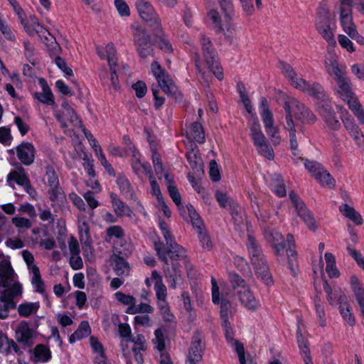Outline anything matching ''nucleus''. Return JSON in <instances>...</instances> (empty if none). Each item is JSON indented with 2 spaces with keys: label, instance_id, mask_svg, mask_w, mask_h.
Listing matches in <instances>:
<instances>
[{
  "label": "nucleus",
  "instance_id": "29",
  "mask_svg": "<svg viewBox=\"0 0 364 364\" xmlns=\"http://www.w3.org/2000/svg\"><path fill=\"white\" fill-rule=\"evenodd\" d=\"M247 247L250 254L251 262L258 261V258H261L264 256L261 246L256 240L255 237L251 235L247 236Z\"/></svg>",
  "mask_w": 364,
  "mask_h": 364
},
{
  "label": "nucleus",
  "instance_id": "16",
  "mask_svg": "<svg viewBox=\"0 0 364 364\" xmlns=\"http://www.w3.org/2000/svg\"><path fill=\"white\" fill-rule=\"evenodd\" d=\"M254 267V269L256 275L258 278H260L263 283L267 286H272L274 284V280L272 273L269 271L267 261L264 256L261 258H258V261L251 262Z\"/></svg>",
  "mask_w": 364,
  "mask_h": 364
},
{
  "label": "nucleus",
  "instance_id": "43",
  "mask_svg": "<svg viewBox=\"0 0 364 364\" xmlns=\"http://www.w3.org/2000/svg\"><path fill=\"white\" fill-rule=\"evenodd\" d=\"M198 152V148L196 145H195L194 148H191L187 151L186 154V159L190 166L193 170L198 168L201 161V158L199 156Z\"/></svg>",
  "mask_w": 364,
  "mask_h": 364
},
{
  "label": "nucleus",
  "instance_id": "47",
  "mask_svg": "<svg viewBox=\"0 0 364 364\" xmlns=\"http://www.w3.org/2000/svg\"><path fill=\"white\" fill-rule=\"evenodd\" d=\"M285 129L288 130L289 134L290 149L299 147L294 122L290 118L288 119V124H286Z\"/></svg>",
  "mask_w": 364,
  "mask_h": 364
},
{
  "label": "nucleus",
  "instance_id": "17",
  "mask_svg": "<svg viewBox=\"0 0 364 364\" xmlns=\"http://www.w3.org/2000/svg\"><path fill=\"white\" fill-rule=\"evenodd\" d=\"M318 112L328 129L337 131L341 128V124L332 107L331 102L318 109Z\"/></svg>",
  "mask_w": 364,
  "mask_h": 364
},
{
  "label": "nucleus",
  "instance_id": "40",
  "mask_svg": "<svg viewBox=\"0 0 364 364\" xmlns=\"http://www.w3.org/2000/svg\"><path fill=\"white\" fill-rule=\"evenodd\" d=\"M39 308V302H24L18 305V313L21 317H28L36 314Z\"/></svg>",
  "mask_w": 364,
  "mask_h": 364
},
{
  "label": "nucleus",
  "instance_id": "61",
  "mask_svg": "<svg viewBox=\"0 0 364 364\" xmlns=\"http://www.w3.org/2000/svg\"><path fill=\"white\" fill-rule=\"evenodd\" d=\"M198 233L199 242L203 248L210 250L212 247V242L206 230L200 231Z\"/></svg>",
  "mask_w": 364,
  "mask_h": 364
},
{
  "label": "nucleus",
  "instance_id": "60",
  "mask_svg": "<svg viewBox=\"0 0 364 364\" xmlns=\"http://www.w3.org/2000/svg\"><path fill=\"white\" fill-rule=\"evenodd\" d=\"M338 41L341 46L349 53H353L355 51L353 43L346 36L339 34L338 36Z\"/></svg>",
  "mask_w": 364,
  "mask_h": 364
},
{
  "label": "nucleus",
  "instance_id": "53",
  "mask_svg": "<svg viewBox=\"0 0 364 364\" xmlns=\"http://www.w3.org/2000/svg\"><path fill=\"white\" fill-rule=\"evenodd\" d=\"M188 181L191 183L193 188L198 193L200 194L205 202L207 203L209 200V196L207 191L204 188H203L196 181L195 177L193 176H188Z\"/></svg>",
  "mask_w": 364,
  "mask_h": 364
},
{
  "label": "nucleus",
  "instance_id": "19",
  "mask_svg": "<svg viewBox=\"0 0 364 364\" xmlns=\"http://www.w3.org/2000/svg\"><path fill=\"white\" fill-rule=\"evenodd\" d=\"M109 198L112 209L116 216L119 218L123 216H132L133 213L132 210L119 198V196L117 193L114 192H110Z\"/></svg>",
  "mask_w": 364,
  "mask_h": 364
},
{
  "label": "nucleus",
  "instance_id": "64",
  "mask_svg": "<svg viewBox=\"0 0 364 364\" xmlns=\"http://www.w3.org/2000/svg\"><path fill=\"white\" fill-rule=\"evenodd\" d=\"M347 252L355 260L359 267L364 270V257L362 254L350 245L347 247Z\"/></svg>",
  "mask_w": 364,
  "mask_h": 364
},
{
  "label": "nucleus",
  "instance_id": "57",
  "mask_svg": "<svg viewBox=\"0 0 364 364\" xmlns=\"http://www.w3.org/2000/svg\"><path fill=\"white\" fill-rule=\"evenodd\" d=\"M259 154L269 160H273L274 158V153L273 149L266 142L261 146H257Z\"/></svg>",
  "mask_w": 364,
  "mask_h": 364
},
{
  "label": "nucleus",
  "instance_id": "3",
  "mask_svg": "<svg viewBox=\"0 0 364 364\" xmlns=\"http://www.w3.org/2000/svg\"><path fill=\"white\" fill-rule=\"evenodd\" d=\"M336 82L335 94L347 103L348 108L357 117L360 124H364V110L354 92L351 80L346 75Z\"/></svg>",
  "mask_w": 364,
  "mask_h": 364
},
{
  "label": "nucleus",
  "instance_id": "36",
  "mask_svg": "<svg viewBox=\"0 0 364 364\" xmlns=\"http://www.w3.org/2000/svg\"><path fill=\"white\" fill-rule=\"evenodd\" d=\"M14 269L11 262L8 260H4L0 264V286L7 287L11 278Z\"/></svg>",
  "mask_w": 364,
  "mask_h": 364
},
{
  "label": "nucleus",
  "instance_id": "44",
  "mask_svg": "<svg viewBox=\"0 0 364 364\" xmlns=\"http://www.w3.org/2000/svg\"><path fill=\"white\" fill-rule=\"evenodd\" d=\"M229 280L234 289L243 290L247 287V282L237 273H229Z\"/></svg>",
  "mask_w": 364,
  "mask_h": 364
},
{
  "label": "nucleus",
  "instance_id": "5",
  "mask_svg": "<svg viewBox=\"0 0 364 364\" xmlns=\"http://www.w3.org/2000/svg\"><path fill=\"white\" fill-rule=\"evenodd\" d=\"M39 167L42 172V183L48 186L49 200L55 203L65 198V194L60 186L58 174L55 168V163L48 160L41 161Z\"/></svg>",
  "mask_w": 364,
  "mask_h": 364
},
{
  "label": "nucleus",
  "instance_id": "14",
  "mask_svg": "<svg viewBox=\"0 0 364 364\" xmlns=\"http://www.w3.org/2000/svg\"><path fill=\"white\" fill-rule=\"evenodd\" d=\"M345 115H341V120L346 130L350 134L355 144L358 146H362L364 144V134L349 112L345 110Z\"/></svg>",
  "mask_w": 364,
  "mask_h": 364
},
{
  "label": "nucleus",
  "instance_id": "10",
  "mask_svg": "<svg viewBox=\"0 0 364 364\" xmlns=\"http://www.w3.org/2000/svg\"><path fill=\"white\" fill-rule=\"evenodd\" d=\"M299 83L300 84L297 83L296 89L300 90L306 95L312 97L315 100L317 110L331 102L324 87L320 83L314 82L310 84L306 80H300Z\"/></svg>",
  "mask_w": 364,
  "mask_h": 364
},
{
  "label": "nucleus",
  "instance_id": "50",
  "mask_svg": "<svg viewBox=\"0 0 364 364\" xmlns=\"http://www.w3.org/2000/svg\"><path fill=\"white\" fill-rule=\"evenodd\" d=\"M207 16L209 19L212 21L214 26L217 28V32L221 33L224 31L221 16L216 9H210L208 12Z\"/></svg>",
  "mask_w": 364,
  "mask_h": 364
},
{
  "label": "nucleus",
  "instance_id": "8",
  "mask_svg": "<svg viewBox=\"0 0 364 364\" xmlns=\"http://www.w3.org/2000/svg\"><path fill=\"white\" fill-rule=\"evenodd\" d=\"M203 58L209 70L220 81L224 78L223 69L219 60V55L210 38L202 35L200 38Z\"/></svg>",
  "mask_w": 364,
  "mask_h": 364
},
{
  "label": "nucleus",
  "instance_id": "48",
  "mask_svg": "<svg viewBox=\"0 0 364 364\" xmlns=\"http://www.w3.org/2000/svg\"><path fill=\"white\" fill-rule=\"evenodd\" d=\"M232 220L235 224H239L242 222V217L241 215V208L239 203L235 200L231 203V205L228 208Z\"/></svg>",
  "mask_w": 364,
  "mask_h": 364
},
{
  "label": "nucleus",
  "instance_id": "1",
  "mask_svg": "<svg viewBox=\"0 0 364 364\" xmlns=\"http://www.w3.org/2000/svg\"><path fill=\"white\" fill-rule=\"evenodd\" d=\"M264 237L274 250V254L283 256L286 249L287 262L290 272L293 277L298 273V254L296 250L294 237L291 233L287 235L286 240L283 235L276 230H265Z\"/></svg>",
  "mask_w": 364,
  "mask_h": 364
},
{
  "label": "nucleus",
  "instance_id": "9",
  "mask_svg": "<svg viewBox=\"0 0 364 364\" xmlns=\"http://www.w3.org/2000/svg\"><path fill=\"white\" fill-rule=\"evenodd\" d=\"M136 50L141 58L154 55V43L147 30L141 26H132Z\"/></svg>",
  "mask_w": 364,
  "mask_h": 364
},
{
  "label": "nucleus",
  "instance_id": "45",
  "mask_svg": "<svg viewBox=\"0 0 364 364\" xmlns=\"http://www.w3.org/2000/svg\"><path fill=\"white\" fill-rule=\"evenodd\" d=\"M215 197L220 207L223 208H228L229 206L231 205L232 202L235 201V200L229 197L227 193L223 192L219 190L215 191Z\"/></svg>",
  "mask_w": 364,
  "mask_h": 364
},
{
  "label": "nucleus",
  "instance_id": "55",
  "mask_svg": "<svg viewBox=\"0 0 364 364\" xmlns=\"http://www.w3.org/2000/svg\"><path fill=\"white\" fill-rule=\"evenodd\" d=\"M296 341L300 353L310 350L309 341L303 336L301 330L299 326H298L296 330Z\"/></svg>",
  "mask_w": 364,
  "mask_h": 364
},
{
  "label": "nucleus",
  "instance_id": "38",
  "mask_svg": "<svg viewBox=\"0 0 364 364\" xmlns=\"http://www.w3.org/2000/svg\"><path fill=\"white\" fill-rule=\"evenodd\" d=\"M338 310L343 318L348 325L353 326L355 323V320L349 301L348 300L344 301L343 299H341V304L338 306Z\"/></svg>",
  "mask_w": 364,
  "mask_h": 364
},
{
  "label": "nucleus",
  "instance_id": "30",
  "mask_svg": "<svg viewBox=\"0 0 364 364\" xmlns=\"http://www.w3.org/2000/svg\"><path fill=\"white\" fill-rule=\"evenodd\" d=\"M33 330L30 328L27 321H21L16 331V334L19 336L18 341L25 345H29L33 336Z\"/></svg>",
  "mask_w": 364,
  "mask_h": 364
},
{
  "label": "nucleus",
  "instance_id": "32",
  "mask_svg": "<svg viewBox=\"0 0 364 364\" xmlns=\"http://www.w3.org/2000/svg\"><path fill=\"white\" fill-rule=\"evenodd\" d=\"M203 357V350L201 348V340L195 338L191 342V350L188 360L186 364H196L200 361Z\"/></svg>",
  "mask_w": 364,
  "mask_h": 364
},
{
  "label": "nucleus",
  "instance_id": "6",
  "mask_svg": "<svg viewBox=\"0 0 364 364\" xmlns=\"http://www.w3.org/2000/svg\"><path fill=\"white\" fill-rule=\"evenodd\" d=\"M315 27L328 46L333 47L336 45L334 35V30L336 28V22L331 17L329 10L326 6H319L315 21Z\"/></svg>",
  "mask_w": 364,
  "mask_h": 364
},
{
  "label": "nucleus",
  "instance_id": "46",
  "mask_svg": "<svg viewBox=\"0 0 364 364\" xmlns=\"http://www.w3.org/2000/svg\"><path fill=\"white\" fill-rule=\"evenodd\" d=\"M326 70L329 75H334L335 81L346 75V73L343 72L339 68L336 60H331L330 63L326 65Z\"/></svg>",
  "mask_w": 364,
  "mask_h": 364
},
{
  "label": "nucleus",
  "instance_id": "35",
  "mask_svg": "<svg viewBox=\"0 0 364 364\" xmlns=\"http://www.w3.org/2000/svg\"><path fill=\"white\" fill-rule=\"evenodd\" d=\"M339 210L346 218L350 220L356 225L363 224V220L361 215L353 207L345 203L340 205Z\"/></svg>",
  "mask_w": 364,
  "mask_h": 364
},
{
  "label": "nucleus",
  "instance_id": "26",
  "mask_svg": "<svg viewBox=\"0 0 364 364\" xmlns=\"http://www.w3.org/2000/svg\"><path fill=\"white\" fill-rule=\"evenodd\" d=\"M161 234L163 235L166 241V245L164 242V252H168L169 254L172 252H177L176 256H178V255L181 256V254L183 253V250H186V249L175 241V239L172 235L170 230L161 232Z\"/></svg>",
  "mask_w": 364,
  "mask_h": 364
},
{
  "label": "nucleus",
  "instance_id": "49",
  "mask_svg": "<svg viewBox=\"0 0 364 364\" xmlns=\"http://www.w3.org/2000/svg\"><path fill=\"white\" fill-rule=\"evenodd\" d=\"M304 164L305 168L314 178L321 173V171L323 169L322 165L316 161H311L306 159L304 160Z\"/></svg>",
  "mask_w": 364,
  "mask_h": 364
},
{
  "label": "nucleus",
  "instance_id": "12",
  "mask_svg": "<svg viewBox=\"0 0 364 364\" xmlns=\"http://www.w3.org/2000/svg\"><path fill=\"white\" fill-rule=\"evenodd\" d=\"M289 198L295 208L298 216L310 230L315 232L318 229V224L313 213L307 208L304 201L294 191H291L289 193Z\"/></svg>",
  "mask_w": 364,
  "mask_h": 364
},
{
  "label": "nucleus",
  "instance_id": "2",
  "mask_svg": "<svg viewBox=\"0 0 364 364\" xmlns=\"http://www.w3.org/2000/svg\"><path fill=\"white\" fill-rule=\"evenodd\" d=\"M154 247L159 260L163 262L164 276L169 288L176 289L183 280L179 261L186 257V250H183L181 256H176L177 252L169 254L168 252H164V242L161 240L154 241Z\"/></svg>",
  "mask_w": 364,
  "mask_h": 364
},
{
  "label": "nucleus",
  "instance_id": "34",
  "mask_svg": "<svg viewBox=\"0 0 364 364\" xmlns=\"http://www.w3.org/2000/svg\"><path fill=\"white\" fill-rule=\"evenodd\" d=\"M51 351L44 344H38L33 348V359L36 363H47L51 360Z\"/></svg>",
  "mask_w": 364,
  "mask_h": 364
},
{
  "label": "nucleus",
  "instance_id": "27",
  "mask_svg": "<svg viewBox=\"0 0 364 364\" xmlns=\"http://www.w3.org/2000/svg\"><path fill=\"white\" fill-rule=\"evenodd\" d=\"M340 15V23L343 31L348 35L353 30L357 28L353 16V11L350 9L343 10L339 11Z\"/></svg>",
  "mask_w": 364,
  "mask_h": 364
},
{
  "label": "nucleus",
  "instance_id": "20",
  "mask_svg": "<svg viewBox=\"0 0 364 364\" xmlns=\"http://www.w3.org/2000/svg\"><path fill=\"white\" fill-rule=\"evenodd\" d=\"M39 84L41 86L42 92H36L33 94V97L43 104L53 105L55 104L54 96L46 80L41 77L39 78Z\"/></svg>",
  "mask_w": 364,
  "mask_h": 364
},
{
  "label": "nucleus",
  "instance_id": "15",
  "mask_svg": "<svg viewBox=\"0 0 364 364\" xmlns=\"http://www.w3.org/2000/svg\"><path fill=\"white\" fill-rule=\"evenodd\" d=\"M15 149L19 164L28 166L34 162L36 149L31 142L23 141Z\"/></svg>",
  "mask_w": 364,
  "mask_h": 364
},
{
  "label": "nucleus",
  "instance_id": "41",
  "mask_svg": "<svg viewBox=\"0 0 364 364\" xmlns=\"http://www.w3.org/2000/svg\"><path fill=\"white\" fill-rule=\"evenodd\" d=\"M190 132L193 139L198 144H204L205 141V130L202 124L199 122H193L190 126Z\"/></svg>",
  "mask_w": 364,
  "mask_h": 364
},
{
  "label": "nucleus",
  "instance_id": "11",
  "mask_svg": "<svg viewBox=\"0 0 364 364\" xmlns=\"http://www.w3.org/2000/svg\"><path fill=\"white\" fill-rule=\"evenodd\" d=\"M151 70L161 89L168 96L177 98V95L179 94L178 87L174 84L169 74L161 67L158 61H153L151 63Z\"/></svg>",
  "mask_w": 364,
  "mask_h": 364
},
{
  "label": "nucleus",
  "instance_id": "62",
  "mask_svg": "<svg viewBox=\"0 0 364 364\" xmlns=\"http://www.w3.org/2000/svg\"><path fill=\"white\" fill-rule=\"evenodd\" d=\"M132 87L135 91L136 97L139 99L144 97L147 92L146 85L142 80H138L132 85Z\"/></svg>",
  "mask_w": 364,
  "mask_h": 364
},
{
  "label": "nucleus",
  "instance_id": "51",
  "mask_svg": "<svg viewBox=\"0 0 364 364\" xmlns=\"http://www.w3.org/2000/svg\"><path fill=\"white\" fill-rule=\"evenodd\" d=\"M129 342L134 343V346L132 348V351H136V350H142L145 351L146 350V340L145 337L142 334H138L135 337H132L129 340Z\"/></svg>",
  "mask_w": 364,
  "mask_h": 364
},
{
  "label": "nucleus",
  "instance_id": "7",
  "mask_svg": "<svg viewBox=\"0 0 364 364\" xmlns=\"http://www.w3.org/2000/svg\"><path fill=\"white\" fill-rule=\"evenodd\" d=\"M283 107L286 114V124H288L289 118L293 120V111L294 112L296 119L302 124H313L317 120V117L314 113L296 98L290 97L284 101Z\"/></svg>",
  "mask_w": 364,
  "mask_h": 364
},
{
  "label": "nucleus",
  "instance_id": "37",
  "mask_svg": "<svg viewBox=\"0 0 364 364\" xmlns=\"http://www.w3.org/2000/svg\"><path fill=\"white\" fill-rule=\"evenodd\" d=\"M186 208L188 212L191 225L193 228L196 230V232H199L200 231L206 230L203 219L197 213L193 205L191 204H188Z\"/></svg>",
  "mask_w": 364,
  "mask_h": 364
},
{
  "label": "nucleus",
  "instance_id": "25",
  "mask_svg": "<svg viewBox=\"0 0 364 364\" xmlns=\"http://www.w3.org/2000/svg\"><path fill=\"white\" fill-rule=\"evenodd\" d=\"M152 32L159 48L165 53H171L173 49L169 40L166 38L162 26L161 25L159 27H156L152 29Z\"/></svg>",
  "mask_w": 364,
  "mask_h": 364
},
{
  "label": "nucleus",
  "instance_id": "24",
  "mask_svg": "<svg viewBox=\"0 0 364 364\" xmlns=\"http://www.w3.org/2000/svg\"><path fill=\"white\" fill-rule=\"evenodd\" d=\"M350 283L364 318V288L356 275L350 277Z\"/></svg>",
  "mask_w": 364,
  "mask_h": 364
},
{
  "label": "nucleus",
  "instance_id": "13",
  "mask_svg": "<svg viewBox=\"0 0 364 364\" xmlns=\"http://www.w3.org/2000/svg\"><path fill=\"white\" fill-rule=\"evenodd\" d=\"M136 7L141 18L148 23L151 30L161 25V18L149 2L137 1Z\"/></svg>",
  "mask_w": 364,
  "mask_h": 364
},
{
  "label": "nucleus",
  "instance_id": "39",
  "mask_svg": "<svg viewBox=\"0 0 364 364\" xmlns=\"http://www.w3.org/2000/svg\"><path fill=\"white\" fill-rule=\"evenodd\" d=\"M114 270L117 276H122L128 273L129 264L123 257L119 255H113Z\"/></svg>",
  "mask_w": 364,
  "mask_h": 364
},
{
  "label": "nucleus",
  "instance_id": "63",
  "mask_svg": "<svg viewBox=\"0 0 364 364\" xmlns=\"http://www.w3.org/2000/svg\"><path fill=\"white\" fill-rule=\"evenodd\" d=\"M209 176L213 182H218L221 179L220 170L215 160L210 162Z\"/></svg>",
  "mask_w": 364,
  "mask_h": 364
},
{
  "label": "nucleus",
  "instance_id": "52",
  "mask_svg": "<svg viewBox=\"0 0 364 364\" xmlns=\"http://www.w3.org/2000/svg\"><path fill=\"white\" fill-rule=\"evenodd\" d=\"M218 1L225 17L231 19L234 14L232 0H218Z\"/></svg>",
  "mask_w": 364,
  "mask_h": 364
},
{
  "label": "nucleus",
  "instance_id": "18",
  "mask_svg": "<svg viewBox=\"0 0 364 364\" xmlns=\"http://www.w3.org/2000/svg\"><path fill=\"white\" fill-rule=\"evenodd\" d=\"M106 52L107 53V62L111 71V82L115 89L119 85V79L117 75V57L116 48L113 43H109L106 45Z\"/></svg>",
  "mask_w": 364,
  "mask_h": 364
},
{
  "label": "nucleus",
  "instance_id": "31",
  "mask_svg": "<svg viewBox=\"0 0 364 364\" xmlns=\"http://www.w3.org/2000/svg\"><path fill=\"white\" fill-rule=\"evenodd\" d=\"M91 333V328L88 321H82L79 324L77 328L69 337V343L73 344L76 341H80L87 337Z\"/></svg>",
  "mask_w": 364,
  "mask_h": 364
},
{
  "label": "nucleus",
  "instance_id": "28",
  "mask_svg": "<svg viewBox=\"0 0 364 364\" xmlns=\"http://www.w3.org/2000/svg\"><path fill=\"white\" fill-rule=\"evenodd\" d=\"M279 68L285 77L290 82V84L296 88L298 84H300V80H304L303 78H299L293 67L284 61H279Z\"/></svg>",
  "mask_w": 364,
  "mask_h": 364
},
{
  "label": "nucleus",
  "instance_id": "4",
  "mask_svg": "<svg viewBox=\"0 0 364 364\" xmlns=\"http://www.w3.org/2000/svg\"><path fill=\"white\" fill-rule=\"evenodd\" d=\"M211 284L213 303L215 304H220V316L225 339L228 345L233 347L235 346V343L240 341L235 339L236 331L233 325L229 321V301L226 299H220L219 287L216 279L213 277H211Z\"/></svg>",
  "mask_w": 364,
  "mask_h": 364
},
{
  "label": "nucleus",
  "instance_id": "22",
  "mask_svg": "<svg viewBox=\"0 0 364 364\" xmlns=\"http://www.w3.org/2000/svg\"><path fill=\"white\" fill-rule=\"evenodd\" d=\"M271 191L279 198H284L287 196V189L284 180L279 173H274L270 175Z\"/></svg>",
  "mask_w": 364,
  "mask_h": 364
},
{
  "label": "nucleus",
  "instance_id": "42",
  "mask_svg": "<svg viewBox=\"0 0 364 364\" xmlns=\"http://www.w3.org/2000/svg\"><path fill=\"white\" fill-rule=\"evenodd\" d=\"M325 260L326 262V271L330 278H337L340 276V272L336 266V259L332 253L326 252L325 254Z\"/></svg>",
  "mask_w": 364,
  "mask_h": 364
},
{
  "label": "nucleus",
  "instance_id": "23",
  "mask_svg": "<svg viewBox=\"0 0 364 364\" xmlns=\"http://www.w3.org/2000/svg\"><path fill=\"white\" fill-rule=\"evenodd\" d=\"M15 169L11 170L7 175V181H14L17 185L23 186L28 181L29 178L25 168L18 163L14 164Z\"/></svg>",
  "mask_w": 364,
  "mask_h": 364
},
{
  "label": "nucleus",
  "instance_id": "56",
  "mask_svg": "<svg viewBox=\"0 0 364 364\" xmlns=\"http://www.w3.org/2000/svg\"><path fill=\"white\" fill-rule=\"evenodd\" d=\"M23 48H24V55L27 59L28 62H29L33 65L36 64V58L34 56V47L28 41H25L23 42Z\"/></svg>",
  "mask_w": 364,
  "mask_h": 364
},
{
  "label": "nucleus",
  "instance_id": "59",
  "mask_svg": "<svg viewBox=\"0 0 364 364\" xmlns=\"http://www.w3.org/2000/svg\"><path fill=\"white\" fill-rule=\"evenodd\" d=\"M167 188L170 197L178 206V209H180V206L183 207V205H181V196L178 190V188L173 184H168Z\"/></svg>",
  "mask_w": 364,
  "mask_h": 364
},
{
  "label": "nucleus",
  "instance_id": "21",
  "mask_svg": "<svg viewBox=\"0 0 364 364\" xmlns=\"http://www.w3.org/2000/svg\"><path fill=\"white\" fill-rule=\"evenodd\" d=\"M237 293L240 301L246 309L252 311L257 310L259 302L255 299L248 287L243 290H237Z\"/></svg>",
  "mask_w": 364,
  "mask_h": 364
},
{
  "label": "nucleus",
  "instance_id": "33",
  "mask_svg": "<svg viewBox=\"0 0 364 364\" xmlns=\"http://www.w3.org/2000/svg\"><path fill=\"white\" fill-rule=\"evenodd\" d=\"M116 183L121 192V193L126 198L132 199L134 196V191L131 186L129 179L124 174H119L117 176Z\"/></svg>",
  "mask_w": 364,
  "mask_h": 364
},
{
  "label": "nucleus",
  "instance_id": "58",
  "mask_svg": "<svg viewBox=\"0 0 364 364\" xmlns=\"http://www.w3.org/2000/svg\"><path fill=\"white\" fill-rule=\"evenodd\" d=\"M315 179L322 186H330L334 183L333 178L324 168L321 171Z\"/></svg>",
  "mask_w": 364,
  "mask_h": 364
},
{
  "label": "nucleus",
  "instance_id": "54",
  "mask_svg": "<svg viewBox=\"0 0 364 364\" xmlns=\"http://www.w3.org/2000/svg\"><path fill=\"white\" fill-rule=\"evenodd\" d=\"M133 147H134V150L133 151L132 158L131 160V166H132V168L134 173L136 175H139L141 171V164H142V163H141V159H140L141 154L136 149L134 146H133Z\"/></svg>",
  "mask_w": 364,
  "mask_h": 364
}]
</instances>
